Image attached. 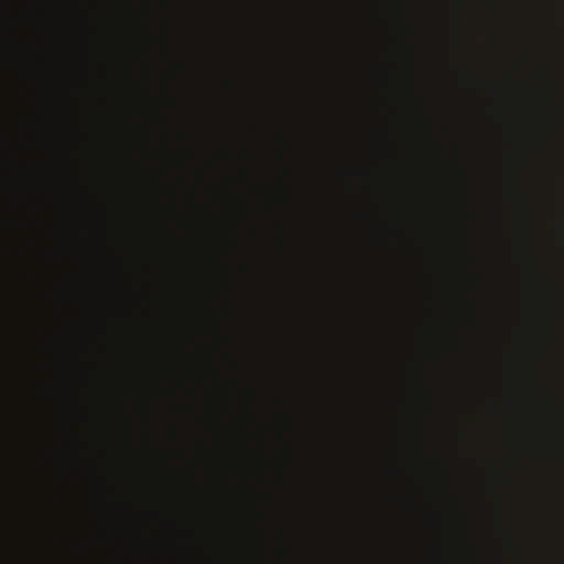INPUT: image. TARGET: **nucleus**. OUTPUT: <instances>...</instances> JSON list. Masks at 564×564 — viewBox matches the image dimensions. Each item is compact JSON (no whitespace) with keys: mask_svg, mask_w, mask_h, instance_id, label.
Here are the masks:
<instances>
[{"mask_svg":"<svg viewBox=\"0 0 564 564\" xmlns=\"http://www.w3.org/2000/svg\"><path fill=\"white\" fill-rule=\"evenodd\" d=\"M28 280L31 284H35L37 283V275L34 271H29L28 272Z\"/></svg>","mask_w":564,"mask_h":564,"instance_id":"nucleus-1","label":"nucleus"},{"mask_svg":"<svg viewBox=\"0 0 564 564\" xmlns=\"http://www.w3.org/2000/svg\"><path fill=\"white\" fill-rule=\"evenodd\" d=\"M29 242H30V247H32V248H33V247H34V245H35V240L32 238V239H30V241H29Z\"/></svg>","mask_w":564,"mask_h":564,"instance_id":"nucleus-5","label":"nucleus"},{"mask_svg":"<svg viewBox=\"0 0 564 564\" xmlns=\"http://www.w3.org/2000/svg\"><path fill=\"white\" fill-rule=\"evenodd\" d=\"M36 210H37V206L32 205V208H31V216H32V218H34V217H35V212H36Z\"/></svg>","mask_w":564,"mask_h":564,"instance_id":"nucleus-3","label":"nucleus"},{"mask_svg":"<svg viewBox=\"0 0 564 564\" xmlns=\"http://www.w3.org/2000/svg\"><path fill=\"white\" fill-rule=\"evenodd\" d=\"M28 65L29 66H34L35 65V59H34V55H33V52H30L28 54Z\"/></svg>","mask_w":564,"mask_h":564,"instance_id":"nucleus-2","label":"nucleus"},{"mask_svg":"<svg viewBox=\"0 0 564 564\" xmlns=\"http://www.w3.org/2000/svg\"><path fill=\"white\" fill-rule=\"evenodd\" d=\"M28 124L31 126V127H34L35 126V121L33 118L29 117L28 118Z\"/></svg>","mask_w":564,"mask_h":564,"instance_id":"nucleus-4","label":"nucleus"}]
</instances>
